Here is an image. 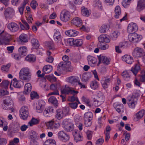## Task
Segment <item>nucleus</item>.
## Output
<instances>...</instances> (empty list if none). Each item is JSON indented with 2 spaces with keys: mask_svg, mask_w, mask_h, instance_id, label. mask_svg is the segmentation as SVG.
I'll use <instances>...</instances> for the list:
<instances>
[{
  "mask_svg": "<svg viewBox=\"0 0 145 145\" xmlns=\"http://www.w3.org/2000/svg\"><path fill=\"white\" fill-rule=\"evenodd\" d=\"M138 29V27L136 24L131 23L127 27V31L129 34H133L137 31Z\"/></svg>",
  "mask_w": 145,
  "mask_h": 145,
  "instance_id": "17",
  "label": "nucleus"
},
{
  "mask_svg": "<svg viewBox=\"0 0 145 145\" xmlns=\"http://www.w3.org/2000/svg\"><path fill=\"white\" fill-rule=\"evenodd\" d=\"M7 143V139L4 138H0V145H5Z\"/></svg>",
  "mask_w": 145,
  "mask_h": 145,
  "instance_id": "64",
  "label": "nucleus"
},
{
  "mask_svg": "<svg viewBox=\"0 0 145 145\" xmlns=\"http://www.w3.org/2000/svg\"><path fill=\"white\" fill-rule=\"evenodd\" d=\"M21 1V0H11L12 4L14 6H17Z\"/></svg>",
  "mask_w": 145,
  "mask_h": 145,
  "instance_id": "62",
  "label": "nucleus"
},
{
  "mask_svg": "<svg viewBox=\"0 0 145 145\" xmlns=\"http://www.w3.org/2000/svg\"><path fill=\"white\" fill-rule=\"evenodd\" d=\"M79 33L78 31L73 29H70L65 32V34L70 37L76 36L78 35Z\"/></svg>",
  "mask_w": 145,
  "mask_h": 145,
  "instance_id": "27",
  "label": "nucleus"
},
{
  "mask_svg": "<svg viewBox=\"0 0 145 145\" xmlns=\"http://www.w3.org/2000/svg\"><path fill=\"white\" fill-rule=\"evenodd\" d=\"M53 37L56 42L58 43H62L63 37L60 31L58 30H56L54 31Z\"/></svg>",
  "mask_w": 145,
  "mask_h": 145,
  "instance_id": "13",
  "label": "nucleus"
},
{
  "mask_svg": "<svg viewBox=\"0 0 145 145\" xmlns=\"http://www.w3.org/2000/svg\"><path fill=\"white\" fill-rule=\"evenodd\" d=\"M45 105V103L43 100H39L36 106L37 112L38 113L42 112L44 109Z\"/></svg>",
  "mask_w": 145,
  "mask_h": 145,
  "instance_id": "15",
  "label": "nucleus"
},
{
  "mask_svg": "<svg viewBox=\"0 0 145 145\" xmlns=\"http://www.w3.org/2000/svg\"><path fill=\"white\" fill-rule=\"evenodd\" d=\"M9 84V82L7 80H5L2 81L0 84V86L5 88H6Z\"/></svg>",
  "mask_w": 145,
  "mask_h": 145,
  "instance_id": "55",
  "label": "nucleus"
},
{
  "mask_svg": "<svg viewBox=\"0 0 145 145\" xmlns=\"http://www.w3.org/2000/svg\"><path fill=\"white\" fill-rule=\"evenodd\" d=\"M31 70L27 67L22 69L19 73V77L20 79L27 82H28L31 80Z\"/></svg>",
  "mask_w": 145,
  "mask_h": 145,
  "instance_id": "1",
  "label": "nucleus"
},
{
  "mask_svg": "<svg viewBox=\"0 0 145 145\" xmlns=\"http://www.w3.org/2000/svg\"><path fill=\"white\" fill-rule=\"evenodd\" d=\"M142 38V36L137 33L129 34L128 38L130 41L133 43H137L140 41Z\"/></svg>",
  "mask_w": 145,
  "mask_h": 145,
  "instance_id": "5",
  "label": "nucleus"
},
{
  "mask_svg": "<svg viewBox=\"0 0 145 145\" xmlns=\"http://www.w3.org/2000/svg\"><path fill=\"white\" fill-rule=\"evenodd\" d=\"M145 8V0H139L137 3L136 9L140 12Z\"/></svg>",
  "mask_w": 145,
  "mask_h": 145,
  "instance_id": "25",
  "label": "nucleus"
},
{
  "mask_svg": "<svg viewBox=\"0 0 145 145\" xmlns=\"http://www.w3.org/2000/svg\"><path fill=\"white\" fill-rule=\"evenodd\" d=\"M22 82L20 81H18L16 78H14L12 80L10 85V88L11 89H12L11 86L12 85L15 88H20L22 87Z\"/></svg>",
  "mask_w": 145,
  "mask_h": 145,
  "instance_id": "23",
  "label": "nucleus"
},
{
  "mask_svg": "<svg viewBox=\"0 0 145 145\" xmlns=\"http://www.w3.org/2000/svg\"><path fill=\"white\" fill-rule=\"evenodd\" d=\"M39 120L33 117L28 122V125L30 126H32L34 125H35L39 124Z\"/></svg>",
  "mask_w": 145,
  "mask_h": 145,
  "instance_id": "39",
  "label": "nucleus"
},
{
  "mask_svg": "<svg viewBox=\"0 0 145 145\" xmlns=\"http://www.w3.org/2000/svg\"><path fill=\"white\" fill-rule=\"evenodd\" d=\"M99 63L98 66L101 63H102L106 65H108L110 61V59L108 58L107 57L104 56L100 55L98 56Z\"/></svg>",
  "mask_w": 145,
  "mask_h": 145,
  "instance_id": "19",
  "label": "nucleus"
},
{
  "mask_svg": "<svg viewBox=\"0 0 145 145\" xmlns=\"http://www.w3.org/2000/svg\"><path fill=\"white\" fill-rule=\"evenodd\" d=\"M48 101L49 103L53 104L56 106H57L58 105V102L56 98L54 96L50 97L48 99Z\"/></svg>",
  "mask_w": 145,
  "mask_h": 145,
  "instance_id": "38",
  "label": "nucleus"
},
{
  "mask_svg": "<svg viewBox=\"0 0 145 145\" xmlns=\"http://www.w3.org/2000/svg\"><path fill=\"white\" fill-rule=\"evenodd\" d=\"M30 5L33 9H35L38 6L37 2L35 0H32L31 2Z\"/></svg>",
  "mask_w": 145,
  "mask_h": 145,
  "instance_id": "57",
  "label": "nucleus"
},
{
  "mask_svg": "<svg viewBox=\"0 0 145 145\" xmlns=\"http://www.w3.org/2000/svg\"><path fill=\"white\" fill-rule=\"evenodd\" d=\"M58 69L61 72H62L67 69V65L66 62H61L58 65Z\"/></svg>",
  "mask_w": 145,
  "mask_h": 145,
  "instance_id": "32",
  "label": "nucleus"
},
{
  "mask_svg": "<svg viewBox=\"0 0 145 145\" xmlns=\"http://www.w3.org/2000/svg\"><path fill=\"white\" fill-rule=\"evenodd\" d=\"M93 5L95 7L101 8L102 6V3L99 0H97L94 2Z\"/></svg>",
  "mask_w": 145,
  "mask_h": 145,
  "instance_id": "53",
  "label": "nucleus"
},
{
  "mask_svg": "<svg viewBox=\"0 0 145 145\" xmlns=\"http://www.w3.org/2000/svg\"><path fill=\"white\" fill-rule=\"evenodd\" d=\"M32 86L30 83H27L24 86V93L26 94L29 93L31 90Z\"/></svg>",
  "mask_w": 145,
  "mask_h": 145,
  "instance_id": "41",
  "label": "nucleus"
},
{
  "mask_svg": "<svg viewBox=\"0 0 145 145\" xmlns=\"http://www.w3.org/2000/svg\"><path fill=\"white\" fill-rule=\"evenodd\" d=\"M4 15L6 18L11 19L14 15V11L13 8L8 7L5 11Z\"/></svg>",
  "mask_w": 145,
  "mask_h": 145,
  "instance_id": "11",
  "label": "nucleus"
},
{
  "mask_svg": "<svg viewBox=\"0 0 145 145\" xmlns=\"http://www.w3.org/2000/svg\"><path fill=\"white\" fill-rule=\"evenodd\" d=\"M70 12L66 10H63L60 13V19L61 21L64 22L68 21L70 18Z\"/></svg>",
  "mask_w": 145,
  "mask_h": 145,
  "instance_id": "4",
  "label": "nucleus"
},
{
  "mask_svg": "<svg viewBox=\"0 0 145 145\" xmlns=\"http://www.w3.org/2000/svg\"><path fill=\"white\" fill-rule=\"evenodd\" d=\"M25 60L30 62H33L36 60L35 56L33 54H29L27 56L25 57Z\"/></svg>",
  "mask_w": 145,
  "mask_h": 145,
  "instance_id": "45",
  "label": "nucleus"
},
{
  "mask_svg": "<svg viewBox=\"0 0 145 145\" xmlns=\"http://www.w3.org/2000/svg\"><path fill=\"white\" fill-rule=\"evenodd\" d=\"M47 126L48 129H56L60 126V124L58 122L51 121L47 123Z\"/></svg>",
  "mask_w": 145,
  "mask_h": 145,
  "instance_id": "18",
  "label": "nucleus"
},
{
  "mask_svg": "<svg viewBox=\"0 0 145 145\" xmlns=\"http://www.w3.org/2000/svg\"><path fill=\"white\" fill-rule=\"evenodd\" d=\"M22 22L23 24L21 23H19L21 28L22 30H27L29 29L30 27L28 23L25 20H22Z\"/></svg>",
  "mask_w": 145,
  "mask_h": 145,
  "instance_id": "36",
  "label": "nucleus"
},
{
  "mask_svg": "<svg viewBox=\"0 0 145 145\" xmlns=\"http://www.w3.org/2000/svg\"><path fill=\"white\" fill-rule=\"evenodd\" d=\"M10 66V65L9 64L3 65L1 67V69L3 71L7 72L8 71Z\"/></svg>",
  "mask_w": 145,
  "mask_h": 145,
  "instance_id": "56",
  "label": "nucleus"
},
{
  "mask_svg": "<svg viewBox=\"0 0 145 145\" xmlns=\"http://www.w3.org/2000/svg\"><path fill=\"white\" fill-rule=\"evenodd\" d=\"M19 39L22 42L25 43L28 41L27 35L24 33L21 34L19 36Z\"/></svg>",
  "mask_w": 145,
  "mask_h": 145,
  "instance_id": "40",
  "label": "nucleus"
},
{
  "mask_svg": "<svg viewBox=\"0 0 145 145\" xmlns=\"http://www.w3.org/2000/svg\"><path fill=\"white\" fill-rule=\"evenodd\" d=\"M12 101L11 98H9V99L4 100L2 108L5 110H9L12 108Z\"/></svg>",
  "mask_w": 145,
  "mask_h": 145,
  "instance_id": "12",
  "label": "nucleus"
},
{
  "mask_svg": "<svg viewBox=\"0 0 145 145\" xmlns=\"http://www.w3.org/2000/svg\"><path fill=\"white\" fill-rule=\"evenodd\" d=\"M122 59L127 63L131 64L133 62V57L129 55H125L122 57Z\"/></svg>",
  "mask_w": 145,
  "mask_h": 145,
  "instance_id": "28",
  "label": "nucleus"
},
{
  "mask_svg": "<svg viewBox=\"0 0 145 145\" xmlns=\"http://www.w3.org/2000/svg\"><path fill=\"white\" fill-rule=\"evenodd\" d=\"M61 88V85L59 83L52 84L50 86V88L53 90H58Z\"/></svg>",
  "mask_w": 145,
  "mask_h": 145,
  "instance_id": "48",
  "label": "nucleus"
},
{
  "mask_svg": "<svg viewBox=\"0 0 145 145\" xmlns=\"http://www.w3.org/2000/svg\"><path fill=\"white\" fill-rule=\"evenodd\" d=\"M30 138H31V141L33 142L37 141L39 138V135L36 132L34 131H32L30 135Z\"/></svg>",
  "mask_w": 145,
  "mask_h": 145,
  "instance_id": "34",
  "label": "nucleus"
},
{
  "mask_svg": "<svg viewBox=\"0 0 145 145\" xmlns=\"http://www.w3.org/2000/svg\"><path fill=\"white\" fill-rule=\"evenodd\" d=\"M81 9L82 14L83 16L86 17H88L89 16V11L87 8L82 7H81Z\"/></svg>",
  "mask_w": 145,
  "mask_h": 145,
  "instance_id": "44",
  "label": "nucleus"
},
{
  "mask_svg": "<svg viewBox=\"0 0 145 145\" xmlns=\"http://www.w3.org/2000/svg\"><path fill=\"white\" fill-rule=\"evenodd\" d=\"M104 101V97L102 96L101 99L99 98L98 100L94 99L93 101V104L95 106H98L103 104Z\"/></svg>",
  "mask_w": 145,
  "mask_h": 145,
  "instance_id": "31",
  "label": "nucleus"
},
{
  "mask_svg": "<svg viewBox=\"0 0 145 145\" xmlns=\"http://www.w3.org/2000/svg\"><path fill=\"white\" fill-rule=\"evenodd\" d=\"M71 23L77 26H80L82 24V22L80 18L76 17L72 19L71 21Z\"/></svg>",
  "mask_w": 145,
  "mask_h": 145,
  "instance_id": "30",
  "label": "nucleus"
},
{
  "mask_svg": "<svg viewBox=\"0 0 145 145\" xmlns=\"http://www.w3.org/2000/svg\"><path fill=\"white\" fill-rule=\"evenodd\" d=\"M18 51L20 54L21 56H25L27 54V49L25 46H22L19 48Z\"/></svg>",
  "mask_w": 145,
  "mask_h": 145,
  "instance_id": "37",
  "label": "nucleus"
},
{
  "mask_svg": "<svg viewBox=\"0 0 145 145\" xmlns=\"http://www.w3.org/2000/svg\"><path fill=\"white\" fill-rule=\"evenodd\" d=\"M69 114V108L65 107L56 110L55 118L58 120H60Z\"/></svg>",
  "mask_w": 145,
  "mask_h": 145,
  "instance_id": "3",
  "label": "nucleus"
},
{
  "mask_svg": "<svg viewBox=\"0 0 145 145\" xmlns=\"http://www.w3.org/2000/svg\"><path fill=\"white\" fill-rule=\"evenodd\" d=\"M66 81L72 84H74L75 83L77 82V79L76 77L71 76L67 78L66 79Z\"/></svg>",
  "mask_w": 145,
  "mask_h": 145,
  "instance_id": "42",
  "label": "nucleus"
},
{
  "mask_svg": "<svg viewBox=\"0 0 145 145\" xmlns=\"http://www.w3.org/2000/svg\"><path fill=\"white\" fill-rule=\"evenodd\" d=\"M52 69V67L51 65H46L44 67L43 71L45 74H48L51 72Z\"/></svg>",
  "mask_w": 145,
  "mask_h": 145,
  "instance_id": "35",
  "label": "nucleus"
},
{
  "mask_svg": "<svg viewBox=\"0 0 145 145\" xmlns=\"http://www.w3.org/2000/svg\"><path fill=\"white\" fill-rule=\"evenodd\" d=\"M87 59L88 64L91 66H93L97 62V59L92 56H88Z\"/></svg>",
  "mask_w": 145,
  "mask_h": 145,
  "instance_id": "29",
  "label": "nucleus"
},
{
  "mask_svg": "<svg viewBox=\"0 0 145 145\" xmlns=\"http://www.w3.org/2000/svg\"><path fill=\"white\" fill-rule=\"evenodd\" d=\"M112 80L111 78L107 77L101 80V83L103 88L105 89L107 88L112 81Z\"/></svg>",
  "mask_w": 145,
  "mask_h": 145,
  "instance_id": "14",
  "label": "nucleus"
},
{
  "mask_svg": "<svg viewBox=\"0 0 145 145\" xmlns=\"http://www.w3.org/2000/svg\"><path fill=\"white\" fill-rule=\"evenodd\" d=\"M65 135L63 136L62 138H61L60 140L64 142H66L69 139V136L65 133H64Z\"/></svg>",
  "mask_w": 145,
  "mask_h": 145,
  "instance_id": "58",
  "label": "nucleus"
},
{
  "mask_svg": "<svg viewBox=\"0 0 145 145\" xmlns=\"http://www.w3.org/2000/svg\"><path fill=\"white\" fill-rule=\"evenodd\" d=\"M145 53L143 49L137 47L134 49L132 54L134 57L138 58L141 57Z\"/></svg>",
  "mask_w": 145,
  "mask_h": 145,
  "instance_id": "8",
  "label": "nucleus"
},
{
  "mask_svg": "<svg viewBox=\"0 0 145 145\" xmlns=\"http://www.w3.org/2000/svg\"><path fill=\"white\" fill-rule=\"evenodd\" d=\"M44 145H56V142L54 139H49L45 141Z\"/></svg>",
  "mask_w": 145,
  "mask_h": 145,
  "instance_id": "50",
  "label": "nucleus"
},
{
  "mask_svg": "<svg viewBox=\"0 0 145 145\" xmlns=\"http://www.w3.org/2000/svg\"><path fill=\"white\" fill-rule=\"evenodd\" d=\"M140 70V68L139 65L137 64L134 66L132 67L130 70L123 72L122 73V75L125 80H128L130 77L131 72L136 76Z\"/></svg>",
  "mask_w": 145,
  "mask_h": 145,
  "instance_id": "2",
  "label": "nucleus"
},
{
  "mask_svg": "<svg viewBox=\"0 0 145 145\" xmlns=\"http://www.w3.org/2000/svg\"><path fill=\"white\" fill-rule=\"evenodd\" d=\"M31 43L34 48L37 49L39 46V43L38 40L34 38H32L31 40Z\"/></svg>",
  "mask_w": 145,
  "mask_h": 145,
  "instance_id": "46",
  "label": "nucleus"
},
{
  "mask_svg": "<svg viewBox=\"0 0 145 145\" xmlns=\"http://www.w3.org/2000/svg\"><path fill=\"white\" fill-rule=\"evenodd\" d=\"M98 83L97 81L94 80L91 81L90 83L91 88L93 89H96L98 87Z\"/></svg>",
  "mask_w": 145,
  "mask_h": 145,
  "instance_id": "49",
  "label": "nucleus"
},
{
  "mask_svg": "<svg viewBox=\"0 0 145 145\" xmlns=\"http://www.w3.org/2000/svg\"><path fill=\"white\" fill-rule=\"evenodd\" d=\"M74 46H80L82 44L83 41L82 39H76L74 40Z\"/></svg>",
  "mask_w": 145,
  "mask_h": 145,
  "instance_id": "52",
  "label": "nucleus"
},
{
  "mask_svg": "<svg viewBox=\"0 0 145 145\" xmlns=\"http://www.w3.org/2000/svg\"><path fill=\"white\" fill-rule=\"evenodd\" d=\"M93 117V114L91 112H86L84 115V120H92Z\"/></svg>",
  "mask_w": 145,
  "mask_h": 145,
  "instance_id": "47",
  "label": "nucleus"
},
{
  "mask_svg": "<svg viewBox=\"0 0 145 145\" xmlns=\"http://www.w3.org/2000/svg\"><path fill=\"white\" fill-rule=\"evenodd\" d=\"M127 103L129 108L134 109L135 108L137 104L136 99L135 98L129 97L127 100Z\"/></svg>",
  "mask_w": 145,
  "mask_h": 145,
  "instance_id": "16",
  "label": "nucleus"
},
{
  "mask_svg": "<svg viewBox=\"0 0 145 145\" xmlns=\"http://www.w3.org/2000/svg\"><path fill=\"white\" fill-rule=\"evenodd\" d=\"M20 55V54H19L14 53L12 54L11 56L14 59L16 60H19L21 58V56Z\"/></svg>",
  "mask_w": 145,
  "mask_h": 145,
  "instance_id": "54",
  "label": "nucleus"
},
{
  "mask_svg": "<svg viewBox=\"0 0 145 145\" xmlns=\"http://www.w3.org/2000/svg\"><path fill=\"white\" fill-rule=\"evenodd\" d=\"M145 111L144 110H142L137 113L134 116V120L137 121L141 119L144 114Z\"/></svg>",
  "mask_w": 145,
  "mask_h": 145,
  "instance_id": "26",
  "label": "nucleus"
},
{
  "mask_svg": "<svg viewBox=\"0 0 145 145\" xmlns=\"http://www.w3.org/2000/svg\"><path fill=\"white\" fill-rule=\"evenodd\" d=\"M69 105L71 108L73 109L76 108L78 106V104L76 102L69 103Z\"/></svg>",
  "mask_w": 145,
  "mask_h": 145,
  "instance_id": "63",
  "label": "nucleus"
},
{
  "mask_svg": "<svg viewBox=\"0 0 145 145\" xmlns=\"http://www.w3.org/2000/svg\"><path fill=\"white\" fill-rule=\"evenodd\" d=\"M61 92L63 94H70L73 95L78 93V91L72 90L71 88H69L67 85H65V88L61 90Z\"/></svg>",
  "mask_w": 145,
  "mask_h": 145,
  "instance_id": "20",
  "label": "nucleus"
},
{
  "mask_svg": "<svg viewBox=\"0 0 145 145\" xmlns=\"http://www.w3.org/2000/svg\"><path fill=\"white\" fill-rule=\"evenodd\" d=\"M119 35V33L116 31H114L110 35L111 39L113 40H115Z\"/></svg>",
  "mask_w": 145,
  "mask_h": 145,
  "instance_id": "51",
  "label": "nucleus"
},
{
  "mask_svg": "<svg viewBox=\"0 0 145 145\" xmlns=\"http://www.w3.org/2000/svg\"><path fill=\"white\" fill-rule=\"evenodd\" d=\"M7 122L4 118L0 117V127H3V125H5Z\"/></svg>",
  "mask_w": 145,
  "mask_h": 145,
  "instance_id": "61",
  "label": "nucleus"
},
{
  "mask_svg": "<svg viewBox=\"0 0 145 145\" xmlns=\"http://www.w3.org/2000/svg\"><path fill=\"white\" fill-rule=\"evenodd\" d=\"M115 14L114 16L116 18H118L120 17L121 14V10L120 7L118 5L116 6L114 10Z\"/></svg>",
  "mask_w": 145,
  "mask_h": 145,
  "instance_id": "33",
  "label": "nucleus"
},
{
  "mask_svg": "<svg viewBox=\"0 0 145 145\" xmlns=\"http://www.w3.org/2000/svg\"><path fill=\"white\" fill-rule=\"evenodd\" d=\"M11 38V36L8 33H4L0 35V43L2 45L8 44Z\"/></svg>",
  "mask_w": 145,
  "mask_h": 145,
  "instance_id": "6",
  "label": "nucleus"
},
{
  "mask_svg": "<svg viewBox=\"0 0 145 145\" xmlns=\"http://www.w3.org/2000/svg\"><path fill=\"white\" fill-rule=\"evenodd\" d=\"M74 40L73 38H70L67 40V42L69 46H74Z\"/></svg>",
  "mask_w": 145,
  "mask_h": 145,
  "instance_id": "59",
  "label": "nucleus"
},
{
  "mask_svg": "<svg viewBox=\"0 0 145 145\" xmlns=\"http://www.w3.org/2000/svg\"><path fill=\"white\" fill-rule=\"evenodd\" d=\"M113 106L118 113H122L123 112L124 107L123 104L118 102H116L113 103Z\"/></svg>",
  "mask_w": 145,
  "mask_h": 145,
  "instance_id": "21",
  "label": "nucleus"
},
{
  "mask_svg": "<svg viewBox=\"0 0 145 145\" xmlns=\"http://www.w3.org/2000/svg\"><path fill=\"white\" fill-rule=\"evenodd\" d=\"M73 135L74 137V140L76 142L83 140L82 134L81 132L78 130H74L73 132Z\"/></svg>",
  "mask_w": 145,
  "mask_h": 145,
  "instance_id": "10",
  "label": "nucleus"
},
{
  "mask_svg": "<svg viewBox=\"0 0 145 145\" xmlns=\"http://www.w3.org/2000/svg\"><path fill=\"white\" fill-rule=\"evenodd\" d=\"M98 40L100 42H105L108 43L110 42V39L108 36L106 34H102L98 37Z\"/></svg>",
  "mask_w": 145,
  "mask_h": 145,
  "instance_id": "24",
  "label": "nucleus"
},
{
  "mask_svg": "<svg viewBox=\"0 0 145 145\" xmlns=\"http://www.w3.org/2000/svg\"><path fill=\"white\" fill-rule=\"evenodd\" d=\"M65 130L67 132H70L74 128V124L69 120H64L63 122Z\"/></svg>",
  "mask_w": 145,
  "mask_h": 145,
  "instance_id": "7",
  "label": "nucleus"
},
{
  "mask_svg": "<svg viewBox=\"0 0 145 145\" xmlns=\"http://www.w3.org/2000/svg\"><path fill=\"white\" fill-rule=\"evenodd\" d=\"M109 29V27L106 25L103 24L100 28L99 32L102 33H106Z\"/></svg>",
  "mask_w": 145,
  "mask_h": 145,
  "instance_id": "43",
  "label": "nucleus"
},
{
  "mask_svg": "<svg viewBox=\"0 0 145 145\" xmlns=\"http://www.w3.org/2000/svg\"><path fill=\"white\" fill-rule=\"evenodd\" d=\"M7 27L10 31L13 32H16L19 29L18 25L16 23L11 22L9 23Z\"/></svg>",
  "mask_w": 145,
  "mask_h": 145,
  "instance_id": "22",
  "label": "nucleus"
},
{
  "mask_svg": "<svg viewBox=\"0 0 145 145\" xmlns=\"http://www.w3.org/2000/svg\"><path fill=\"white\" fill-rule=\"evenodd\" d=\"M31 99H33L35 98H39V95L35 91H33L30 94Z\"/></svg>",
  "mask_w": 145,
  "mask_h": 145,
  "instance_id": "60",
  "label": "nucleus"
},
{
  "mask_svg": "<svg viewBox=\"0 0 145 145\" xmlns=\"http://www.w3.org/2000/svg\"><path fill=\"white\" fill-rule=\"evenodd\" d=\"M21 118L24 120H26L29 115L28 108L27 106H23L20 110Z\"/></svg>",
  "mask_w": 145,
  "mask_h": 145,
  "instance_id": "9",
  "label": "nucleus"
}]
</instances>
